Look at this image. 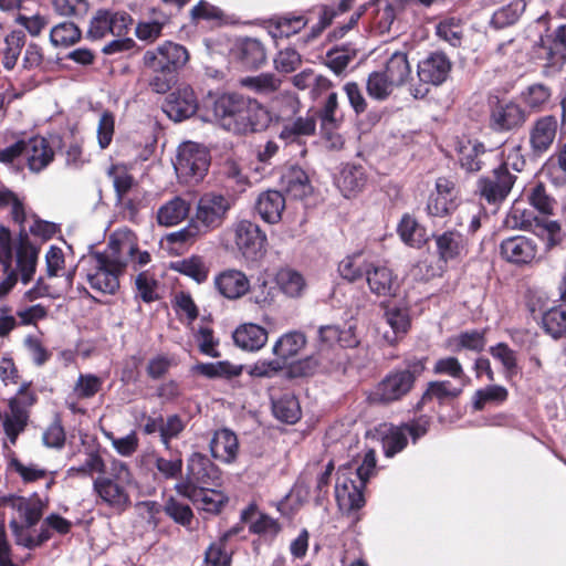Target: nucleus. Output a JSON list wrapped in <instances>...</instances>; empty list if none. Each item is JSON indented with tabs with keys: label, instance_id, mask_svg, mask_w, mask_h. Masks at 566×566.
Segmentation results:
<instances>
[{
	"label": "nucleus",
	"instance_id": "10",
	"mask_svg": "<svg viewBox=\"0 0 566 566\" xmlns=\"http://www.w3.org/2000/svg\"><path fill=\"white\" fill-rule=\"evenodd\" d=\"M228 232L243 258L256 260L262 255L266 235L258 224L245 219L239 220L231 226Z\"/></svg>",
	"mask_w": 566,
	"mask_h": 566
},
{
	"label": "nucleus",
	"instance_id": "33",
	"mask_svg": "<svg viewBox=\"0 0 566 566\" xmlns=\"http://www.w3.org/2000/svg\"><path fill=\"white\" fill-rule=\"evenodd\" d=\"M234 55L248 67H259L265 60V49L263 44L252 38H247L235 44Z\"/></svg>",
	"mask_w": 566,
	"mask_h": 566
},
{
	"label": "nucleus",
	"instance_id": "29",
	"mask_svg": "<svg viewBox=\"0 0 566 566\" xmlns=\"http://www.w3.org/2000/svg\"><path fill=\"white\" fill-rule=\"evenodd\" d=\"M2 428L7 440L3 447L11 452L10 447L14 446L20 433H22L29 421V411H22L18 407H9L3 415H0Z\"/></svg>",
	"mask_w": 566,
	"mask_h": 566
},
{
	"label": "nucleus",
	"instance_id": "46",
	"mask_svg": "<svg viewBox=\"0 0 566 566\" xmlns=\"http://www.w3.org/2000/svg\"><path fill=\"white\" fill-rule=\"evenodd\" d=\"M226 502L227 496L219 490L199 486V491L195 493L193 504L208 513H219Z\"/></svg>",
	"mask_w": 566,
	"mask_h": 566
},
{
	"label": "nucleus",
	"instance_id": "61",
	"mask_svg": "<svg viewBox=\"0 0 566 566\" xmlns=\"http://www.w3.org/2000/svg\"><path fill=\"white\" fill-rule=\"evenodd\" d=\"M454 224L460 228L468 226V232L474 233L480 228V210L472 202L459 203Z\"/></svg>",
	"mask_w": 566,
	"mask_h": 566
},
{
	"label": "nucleus",
	"instance_id": "37",
	"mask_svg": "<svg viewBox=\"0 0 566 566\" xmlns=\"http://www.w3.org/2000/svg\"><path fill=\"white\" fill-rule=\"evenodd\" d=\"M306 338L300 332L283 334L273 345L272 353L286 366L289 359L293 358L305 346Z\"/></svg>",
	"mask_w": 566,
	"mask_h": 566
},
{
	"label": "nucleus",
	"instance_id": "32",
	"mask_svg": "<svg viewBox=\"0 0 566 566\" xmlns=\"http://www.w3.org/2000/svg\"><path fill=\"white\" fill-rule=\"evenodd\" d=\"M275 283L287 297H301L306 290V281L302 273L292 268H282L275 274Z\"/></svg>",
	"mask_w": 566,
	"mask_h": 566
},
{
	"label": "nucleus",
	"instance_id": "26",
	"mask_svg": "<svg viewBox=\"0 0 566 566\" xmlns=\"http://www.w3.org/2000/svg\"><path fill=\"white\" fill-rule=\"evenodd\" d=\"M31 171L40 172L54 158V151L43 137H33L24 142V154Z\"/></svg>",
	"mask_w": 566,
	"mask_h": 566
},
{
	"label": "nucleus",
	"instance_id": "54",
	"mask_svg": "<svg viewBox=\"0 0 566 566\" xmlns=\"http://www.w3.org/2000/svg\"><path fill=\"white\" fill-rule=\"evenodd\" d=\"M10 453L9 468L12 472L17 473L24 483H32L46 478L48 471L45 469L32 462L23 463L13 455L12 451Z\"/></svg>",
	"mask_w": 566,
	"mask_h": 566
},
{
	"label": "nucleus",
	"instance_id": "45",
	"mask_svg": "<svg viewBox=\"0 0 566 566\" xmlns=\"http://www.w3.org/2000/svg\"><path fill=\"white\" fill-rule=\"evenodd\" d=\"M385 321L392 329V336L385 334L388 343L394 344L405 335L410 327V317L405 308L391 307L385 312Z\"/></svg>",
	"mask_w": 566,
	"mask_h": 566
},
{
	"label": "nucleus",
	"instance_id": "44",
	"mask_svg": "<svg viewBox=\"0 0 566 566\" xmlns=\"http://www.w3.org/2000/svg\"><path fill=\"white\" fill-rule=\"evenodd\" d=\"M396 87H399L382 71L371 72L366 81V90L369 97L377 101L387 99Z\"/></svg>",
	"mask_w": 566,
	"mask_h": 566
},
{
	"label": "nucleus",
	"instance_id": "9",
	"mask_svg": "<svg viewBox=\"0 0 566 566\" xmlns=\"http://www.w3.org/2000/svg\"><path fill=\"white\" fill-rule=\"evenodd\" d=\"M285 108L277 112L282 114L284 119L274 120V123H281L282 129L279 133V138L285 144L298 143L302 137L311 136L315 133L316 122L313 116H298L292 118L297 112V101L287 95L283 99Z\"/></svg>",
	"mask_w": 566,
	"mask_h": 566
},
{
	"label": "nucleus",
	"instance_id": "57",
	"mask_svg": "<svg viewBox=\"0 0 566 566\" xmlns=\"http://www.w3.org/2000/svg\"><path fill=\"white\" fill-rule=\"evenodd\" d=\"M234 534L235 531L226 532L218 543H212L207 548L205 554V566H230L231 557L224 549V542Z\"/></svg>",
	"mask_w": 566,
	"mask_h": 566
},
{
	"label": "nucleus",
	"instance_id": "24",
	"mask_svg": "<svg viewBox=\"0 0 566 566\" xmlns=\"http://www.w3.org/2000/svg\"><path fill=\"white\" fill-rule=\"evenodd\" d=\"M366 280L371 293L378 296L392 295L398 287L397 277L392 271L381 264H369L366 268Z\"/></svg>",
	"mask_w": 566,
	"mask_h": 566
},
{
	"label": "nucleus",
	"instance_id": "22",
	"mask_svg": "<svg viewBox=\"0 0 566 566\" xmlns=\"http://www.w3.org/2000/svg\"><path fill=\"white\" fill-rule=\"evenodd\" d=\"M218 292L228 300H237L250 290L248 276L239 270H226L214 277Z\"/></svg>",
	"mask_w": 566,
	"mask_h": 566
},
{
	"label": "nucleus",
	"instance_id": "62",
	"mask_svg": "<svg viewBox=\"0 0 566 566\" xmlns=\"http://www.w3.org/2000/svg\"><path fill=\"white\" fill-rule=\"evenodd\" d=\"M274 416L286 423H295L301 417L298 401L294 397H283L273 402Z\"/></svg>",
	"mask_w": 566,
	"mask_h": 566
},
{
	"label": "nucleus",
	"instance_id": "1",
	"mask_svg": "<svg viewBox=\"0 0 566 566\" xmlns=\"http://www.w3.org/2000/svg\"><path fill=\"white\" fill-rule=\"evenodd\" d=\"M135 251L130 231H117L109 237L103 251L92 252L81 259V274L92 290L102 294H115L119 289V276Z\"/></svg>",
	"mask_w": 566,
	"mask_h": 566
},
{
	"label": "nucleus",
	"instance_id": "20",
	"mask_svg": "<svg viewBox=\"0 0 566 566\" xmlns=\"http://www.w3.org/2000/svg\"><path fill=\"white\" fill-rule=\"evenodd\" d=\"M557 119L552 115L539 117L530 128V146L534 155L541 156L553 145L557 135Z\"/></svg>",
	"mask_w": 566,
	"mask_h": 566
},
{
	"label": "nucleus",
	"instance_id": "19",
	"mask_svg": "<svg viewBox=\"0 0 566 566\" xmlns=\"http://www.w3.org/2000/svg\"><path fill=\"white\" fill-rule=\"evenodd\" d=\"M451 67V61L444 53L433 52L418 62L417 75L420 82L438 86L448 78Z\"/></svg>",
	"mask_w": 566,
	"mask_h": 566
},
{
	"label": "nucleus",
	"instance_id": "3",
	"mask_svg": "<svg viewBox=\"0 0 566 566\" xmlns=\"http://www.w3.org/2000/svg\"><path fill=\"white\" fill-rule=\"evenodd\" d=\"M134 475L129 465L118 459H112L107 474L93 480V491L103 505L122 513L130 505L129 488Z\"/></svg>",
	"mask_w": 566,
	"mask_h": 566
},
{
	"label": "nucleus",
	"instance_id": "49",
	"mask_svg": "<svg viewBox=\"0 0 566 566\" xmlns=\"http://www.w3.org/2000/svg\"><path fill=\"white\" fill-rule=\"evenodd\" d=\"M243 87L256 94L269 95L276 92L281 86V80L272 73H262L255 76H247L240 81Z\"/></svg>",
	"mask_w": 566,
	"mask_h": 566
},
{
	"label": "nucleus",
	"instance_id": "42",
	"mask_svg": "<svg viewBox=\"0 0 566 566\" xmlns=\"http://www.w3.org/2000/svg\"><path fill=\"white\" fill-rule=\"evenodd\" d=\"M98 473H106V463L98 451L90 450L85 452V459L80 465L70 467L66 470L67 478L93 476Z\"/></svg>",
	"mask_w": 566,
	"mask_h": 566
},
{
	"label": "nucleus",
	"instance_id": "63",
	"mask_svg": "<svg viewBox=\"0 0 566 566\" xmlns=\"http://www.w3.org/2000/svg\"><path fill=\"white\" fill-rule=\"evenodd\" d=\"M509 391L505 387L500 385L486 386L475 391L473 396V407L476 410H482L488 402H503L507 399Z\"/></svg>",
	"mask_w": 566,
	"mask_h": 566
},
{
	"label": "nucleus",
	"instance_id": "60",
	"mask_svg": "<svg viewBox=\"0 0 566 566\" xmlns=\"http://www.w3.org/2000/svg\"><path fill=\"white\" fill-rule=\"evenodd\" d=\"M449 346L453 352L469 349L481 352L485 346L484 334L479 331L464 332L449 340Z\"/></svg>",
	"mask_w": 566,
	"mask_h": 566
},
{
	"label": "nucleus",
	"instance_id": "12",
	"mask_svg": "<svg viewBox=\"0 0 566 566\" xmlns=\"http://www.w3.org/2000/svg\"><path fill=\"white\" fill-rule=\"evenodd\" d=\"M365 485L354 476L352 464H343L337 471L335 496L342 510L352 511L360 509L364 503Z\"/></svg>",
	"mask_w": 566,
	"mask_h": 566
},
{
	"label": "nucleus",
	"instance_id": "41",
	"mask_svg": "<svg viewBox=\"0 0 566 566\" xmlns=\"http://www.w3.org/2000/svg\"><path fill=\"white\" fill-rule=\"evenodd\" d=\"M463 388L462 385L460 387L453 386L449 380L430 381L420 402L424 405L427 401L437 400L439 403H444L458 398Z\"/></svg>",
	"mask_w": 566,
	"mask_h": 566
},
{
	"label": "nucleus",
	"instance_id": "2",
	"mask_svg": "<svg viewBox=\"0 0 566 566\" xmlns=\"http://www.w3.org/2000/svg\"><path fill=\"white\" fill-rule=\"evenodd\" d=\"M189 61L188 50L176 42L165 41L143 55L144 66L153 73L150 88L158 94L167 93L174 83L175 74Z\"/></svg>",
	"mask_w": 566,
	"mask_h": 566
},
{
	"label": "nucleus",
	"instance_id": "43",
	"mask_svg": "<svg viewBox=\"0 0 566 566\" xmlns=\"http://www.w3.org/2000/svg\"><path fill=\"white\" fill-rule=\"evenodd\" d=\"M542 325L544 331L557 339L566 335V306H554L543 313Z\"/></svg>",
	"mask_w": 566,
	"mask_h": 566
},
{
	"label": "nucleus",
	"instance_id": "28",
	"mask_svg": "<svg viewBox=\"0 0 566 566\" xmlns=\"http://www.w3.org/2000/svg\"><path fill=\"white\" fill-rule=\"evenodd\" d=\"M285 208L284 196L276 190H268L259 195L255 209L261 219L268 223H277Z\"/></svg>",
	"mask_w": 566,
	"mask_h": 566
},
{
	"label": "nucleus",
	"instance_id": "6",
	"mask_svg": "<svg viewBox=\"0 0 566 566\" xmlns=\"http://www.w3.org/2000/svg\"><path fill=\"white\" fill-rule=\"evenodd\" d=\"M232 205L230 197L217 191H208L198 198L192 218L207 233H210L222 227Z\"/></svg>",
	"mask_w": 566,
	"mask_h": 566
},
{
	"label": "nucleus",
	"instance_id": "53",
	"mask_svg": "<svg viewBox=\"0 0 566 566\" xmlns=\"http://www.w3.org/2000/svg\"><path fill=\"white\" fill-rule=\"evenodd\" d=\"M526 7L525 0H514L493 13L491 23L496 29L506 28L515 23Z\"/></svg>",
	"mask_w": 566,
	"mask_h": 566
},
{
	"label": "nucleus",
	"instance_id": "38",
	"mask_svg": "<svg viewBox=\"0 0 566 566\" xmlns=\"http://www.w3.org/2000/svg\"><path fill=\"white\" fill-rule=\"evenodd\" d=\"M189 210L190 206L185 199L175 197L159 208L157 220L166 227L176 226L188 217Z\"/></svg>",
	"mask_w": 566,
	"mask_h": 566
},
{
	"label": "nucleus",
	"instance_id": "8",
	"mask_svg": "<svg viewBox=\"0 0 566 566\" xmlns=\"http://www.w3.org/2000/svg\"><path fill=\"white\" fill-rule=\"evenodd\" d=\"M243 105L244 96L239 94H221L211 97L206 104L207 120L213 122L224 130L238 134Z\"/></svg>",
	"mask_w": 566,
	"mask_h": 566
},
{
	"label": "nucleus",
	"instance_id": "16",
	"mask_svg": "<svg viewBox=\"0 0 566 566\" xmlns=\"http://www.w3.org/2000/svg\"><path fill=\"white\" fill-rule=\"evenodd\" d=\"M460 203L459 190L455 184L440 177L436 181V190L429 197L427 211L433 217H444L457 210Z\"/></svg>",
	"mask_w": 566,
	"mask_h": 566
},
{
	"label": "nucleus",
	"instance_id": "13",
	"mask_svg": "<svg viewBox=\"0 0 566 566\" xmlns=\"http://www.w3.org/2000/svg\"><path fill=\"white\" fill-rule=\"evenodd\" d=\"M132 24L133 19L124 11L98 10L91 20L87 36L92 40H98L108 34L126 35Z\"/></svg>",
	"mask_w": 566,
	"mask_h": 566
},
{
	"label": "nucleus",
	"instance_id": "40",
	"mask_svg": "<svg viewBox=\"0 0 566 566\" xmlns=\"http://www.w3.org/2000/svg\"><path fill=\"white\" fill-rule=\"evenodd\" d=\"M243 366L234 365L227 360L217 363H198L192 366V371L207 378H234L242 374Z\"/></svg>",
	"mask_w": 566,
	"mask_h": 566
},
{
	"label": "nucleus",
	"instance_id": "52",
	"mask_svg": "<svg viewBox=\"0 0 566 566\" xmlns=\"http://www.w3.org/2000/svg\"><path fill=\"white\" fill-rule=\"evenodd\" d=\"M432 370L437 375H446L458 380L462 387L470 384V378L465 375L464 369L457 357L447 356L437 359Z\"/></svg>",
	"mask_w": 566,
	"mask_h": 566
},
{
	"label": "nucleus",
	"instance_id": "50",
	"mask_svg": "<svg viewBox=\"0 0 566 566\" xmlns=\"http://www.w3.org/2000/svg\"><path fill=\"white\" fill-rule=\"evenodd\" d=\"M10 526L13 531L15 542L27 548H34L40 546L51 537V533L46 530H41L39 534L32 535L30 527L27 524H20L15 518L10 522Z\"/></svg>",
	"mask_w": 566,
	"mask_h": 566
},
{
	"label": "nucleus",
	"instance_id": "35",
	"mask_svg": "<svg viewBox=\"0 0 566 566\" xmlns=\"http://www.w3.org/2000/svg\"><path fill=\"white\" fill-rule=\"evenodd\" d=\"M367 176L361 166L346 165L337 179V187L345 197H350L364 189Z\"/></svg>",
	"mask_w": 566,
	"mask_h": 566
},
{
	"label": "nucleus",
	"instance_id": "55",
	"mask_svg": "<svg viewBox=\"0 0 566 566\" xmlns=\"http://www.w3.org/2000/svg\"><path fill=\"white\" fill-rule=\"evenodd\" d=\"M102 433L111 442L113 449L122 457H132L139 447V439L134 430L125 437H115L112 431L105 429H102Z\"/></svg>",
	"mask_w": 566,
	"mask_h": 566
},
{
	"label": "nucleus",
	"instance_id": "31",
	"mask_svg": "<svg viewBox=\"0 0 566 566\" xmlns=\"http://www.w3.org/2000/svg\"><path fill=\"white\" fill-rule=\"evenodd\" d=\"M11 507L17 512V518L28 527L35 525L42 517L45 502L39 496L33 495L30 497H13L10 501Z\"/></svg>",
	"mask_w": 566,
	"mask_h": 566
},
{
	"label": "nucleus",
	"instance_id": "64",
	"mask_svg": "<svg viewBox=\"0 0 566 566\" xmlns=\"http://www.w3.org/2000/svg\"><path fill=\"white\" fill-rule=\"evenodd\" d=\"M490 354L494 359L502 364L506 378H511L517 374L516 354L506 344L499 343L495 346H492L490 348Z\"/></svg>",
	"mask_w": 566,
	"mask_h": 566
},
{
	"label": "nucleus",
	"instance_id": "5",
	"mask_svg": "<svg viewBox=\"0 0 566 566\" xmlns=\"http://www.w3.org/2000/svg\"><path fill=\"white\" fill-rule=\"evenodd\" d=\"M423 370L424 361L422 359L409 363L408 369L394 371L382 379L370 394L369 399L378 403H389L401 399L411 390L416 378Z\"/></svg>",
	"mask_w": 566,
	"mask_h": 566
},
{
	"label": "nucleus",
	"instance_id": "17",
	"mask_svg": "<svg viewBox=\"0 0 566 566\" xmlns=\"http://www.w3.org/2000/svg\"><path fill=\"white\" fill-rule=\"evenodd\" d=\"M163 109L175 122L191 117L198 109L193 90L187 84H180L166 97Z\"/></svg>",
	"mask_w": 566,
	"mask_h": 566
},
{
	"label": "nucleus",
	"instance_id": "59",
	"mask_svg": "<svg viewBox=\"0 0 566 566\" xmlns=\"http://www.w3.org/2000/svg\"><path fill=\"white\" fill-rule=\"evenodd\" d=\"M2 64L4 69L12 70L24 45V35L20 31L9 33L4 39Z\"/></svg>",
	"mask_w": 566,
	"mask_h": 566
},
{
	"label": "nucleus",
	"instance_id": "18",
	"mask_svg": "<svg viewBox=\"0 0 566 566\" xmlns=\"http://www.w3.org/2000/svg\"><path fill=\"white\" fill-rule=\"evenodd\" d=\"M514 182L515 176L506 169V166H499L492 175L479 180L480 195L489 203L501 202L507 197Z\"/></svg>",
	"mask_w": 566,
	"mask_h": 566
},
{
	"label": "nucleus",
	"instance_id": "14",
	"mask_svg": "<svg viewBox=\"0 0 566 566\" xmlns=\"http://www.w3.org/2000/svg\"><path fill=\"white\" fill-rule=\"evenodd\" d=\"M500 255L514 265H528L539 260L537 242L525 235H514L501 241Z\"/></svg>",
	"mask_w": 566,
	"mask_h": 566
},
{
	"label": "nucleus",
	"instance_id": "39",
	"mask_svg": "<svg viewBox=\"0 0 566 566\" xmlns=\"http://www.w3.org/2000/svg\"><path fill=\"white\" fill-rule=\"evenodd\" d=\"M282 182L286 192L295 199H303L312 192L308 176L300 167H292L286 174H284Z\"/></svg>",
	"mask_w": 566,
	"mask_h": 566
},
{
	"label": "nucleus",
	"instance_id": "30",
	"mask_svg": "<svg viewBox=\"0 0 566 566\" xmlns=\"http://www.w3.org/2000/svg\"><path fill=\"white\" fill-rule=\"evenodd\" d=\"M210 450L214 459L224 463L233 462L239 450V443L235 433L229 429H221L216 431L210 442Z\"/></svg>",
	"mask_w": 566,
	"mask_h": 566
},
{
	"label": "nucleus",
	"instance_id": "4",
	"mask_svg": "<svg viewBox=\"0 0 566 566\" xmlns=\"http://www.w3.org/2000/svg\"><path fill=\"white\" fill-rule=\"evenodd\" d=\"M13 252H15L20 280L23 284H28L36 271L39 250L27 238L20 237L15 242L10 230L0 226V264L3 271H9L12 268Z\"/></svg>",
	"mask_w": 566,
	"mask_h": 566
},
{
	"label": "nucleus",
	"instance_id": "23",
	"mask_svg": "<svg viewBox=\"0 0 566 566\" xmlns=\"http://www.w3.org/2000/svg\"><path fill=\"white\" fill-rule=\"evenodd\" d=\"M525 113L514 102H499L491 113V126L495 130H510L525 122Z\"/></svg>",
	"mask_w": 566,
	"mask_h": 566
},
{
	"label": "nucleus",
	"instance_id": "34",
	"mask_svg": "<svg viewBox=\"0 0 566 566\" xmlns=\"http://www.w3.org/2000/svg\"><path fill=\"white\" fill-rule=\"evenodd\" d=\"M484 153V145L478 140L467 139L458 143L460 166L469 172H476L482 168L481 157Z\"/></svg>",
	"mask_w": 566,
	"mask_h": 566
},
{
	"label": "nucleus",
	"instance_id": "15",
	"mask_svg": "<svg viewBox=\"0 0 566 566\" xmlns=\"http://www.w3.org/2000/svg\"><path fill=\"white\" fill-rule=\"evenodd\" d=\"M276 113L277 112L269 109L256 99L244 97L238 134L265 130L274 120L284 119L282 114Z\"/></svg>",
	"mask_w": 566,
	"mask_h": 566
},
{
	"label": "nucleus",
	"instance_id": "48",
	"mask_svg": "<svg viewBox=\"0 0 566 566\" xmlns=\"http://www.w3.org/2000/svg\"><path fill=\"white\" fill-rule=\"evenodd\" d=\"M368 265L363 253L357 252L342 259L338 263L337 271L343 279L354 282L360 279L364 273L366 274V268H368Z\"/></svg>",
	"mask_w": 566,
	"mask_h": 566
},
{
	"label": "nucleus",
	"instance_id": "51",
	"mask_svg": "<svg viewBox=\"0 0 566 566\" xmlns=\"http://www.w3.org/2000/svg\"><path fill=\"white\" fill-rule=\"evenodd\" d=\"M172 268L179 273L191 277L197 283L205 282L209 273V269L203 259L197 255L177 261L174 263Z\"/></svg>",
	"mask_w": 566,
	"mask_h": 566
},
{
	"label": "nucleus",
	"instance_id": "11",
	"mask_svg": "<svg viewBox=\"0 0 566 566\" xmlns=\"http://www.w3.org/2000/svg\"><path fill=\"white\" fill-rule=\"evenodd\" d=\"M429 428V419L421 417L410 423L385 427L382 433V449L386 457L390 458L402 451L407 446L408 437L416 442L424 436Z\"/></svg>",
	"mask_w": 566,
	"mask_h": 566
},
{
	"label": "nucleus",
	"instance_id": "47",
	"mask_svg": "<svg viewBox=\"0 0 566 566\" xmlns=\"http://www.w3.org/2000/svg\"><path fill=\"white\" fill-rule=\"evenodd\" d=\"M397 232L400 239L410 247L420 248L426 241L424 230L419 226L417 220L409 214H405L401 218Z\"/></svg>",
	"mask_w": 566,
	"mask_h": 566
},
{
	"label": "nucleus",
	"instance_id": "7",
	"mask_svg": "<svg viewBox=\"0 0 566 566\" xmlns=\"http://www.w3.org/2000/svg\"><path fill=\"white\" fill-rule=\"evenodd\" d=\"M210 157L208 150L192 142L179 146L175 170L180 180L187 184L199 182L208 171Z\"/></svg>",
	"mask_w": 566,
	"mask_h": 566
},
{
	"label": "nucleus",
	"instance_id": "27",
	"mask_svg": "<svg viewBox=\"0 0 566 566\" xmlns=\"http://www.w3.org/2000/svg\"><path fill=\"white\" fill-rule=\"evenodd\" d=\"M268 331L253 323H245L235 328L234 344L245 352H258L268 342Z\"/></svg>",
	"mask_w": 566,
	"mask_h": 566
},
{
	"label": "nucleus",
	"instance_id": "56",
	"mask_svg": "<svg viewBox=\"0 0 566 566\" xmlns=\"http://www.w3.org/2000/svg\"><path fill=\"white\" fill-rule=\"evenodd\" d=\"M81 38L80 29L73 22H62L52 28L50 41L54 46H70Z\"/></svg>",
	"mask_w": 566,
	"mask_h": 566
},
{
	"label": "nucleus",
	"instance_id": "21",
	"mask_svg": "<svg viewBox=\"0 0 566 566\" xmlns=\"http://www.w3.org/2000/svg\"><path fill=\"white\" fill-rule=\"evenodd\" d=\"M434 241L439 259L444 262L459 260L468 252L467 240L459 230L449 229L434 235Z\"/></svg>",
	"mask_w": 566,
	"mask_h": 566
},
{
	"label": "nucleus",
	"instance_id": "58",
	"mask_svg": "<svg viewBox=\"0 0 566 566\" xmlns=\"http://www.w3.org/2000/svg\"><path fill=\"white\" fill-rule=\"evenodd\" d=\"M8 207H11L12 219L17 223L22 224L25 221L23 201L0 180V209Z\"/></svg>",
	"mask_w": 566,
	"mask_h": 566
},
{
	"label": "nucleus",
	"instance_id": "36",
	"mask_svg": "<svg viewBox=\"0 0 566 566\" xmlns=\"http://www.w3.org/2000/svg\"><path fill=\"white\" fill-rule=\"evenodd\" d=\"M382 72L391 80V83L398 86L405 85L412 73L407 52L395 51L391 53Z\"/></svg>",
	"mask_w": 566,
	"mask_h": 566
},
{
	"label": "nucleus",
	"instance_id": "25",
	"mask_svg": "<svg viewBox=\"0 0 566 566\" xmlns=\"http://www.w3.org/2000/svg\"><path fill=\"white\" fill-rule=\"evenodd\" d=\"M187 475L189 481L196 482L199 486H208L219 479V471L208 457L195 452L188 460Z\"/></svg>",
	"mask_w": 566,
	"mask_h": 566
}]
</instances>
